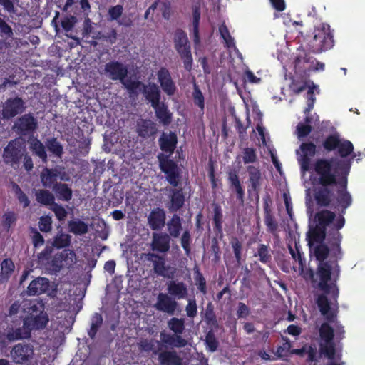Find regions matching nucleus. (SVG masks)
Returning a JSON list of instances; mask_svg holds the SVG:
<instances>
[{"mask_svg": "<svg viewBox=\"0 0 365 365\" xmlns=\"http://www.w3.org/2000/svg\"><path fill=\"white\" fill-rule=\"evenodd\" d=\"M315 170L317 180L322 185L314 190L316 204L321 207H329L339 211V215L334 224V228L327 232V242L317 245L314 247V255L319 261L315 277L311 273L312 282L321 293L316 299V304L328 322H335L339 313V288L337 281L339 274L338 261L341 259L343 253L341 248L342 235L339 230L345 225L344 215L346 209L353 202L351 193L346 190V179L341 182L342 188L335 194L330 185L336 184V179L330 162L328 160H319Z\"/></svg>", "mask_w": 365, "mask_h": 365, "instance_id": "obj_1", "label": "nucleus"}, {"mask_svg": "<svg viewBox=\"0 0 365 365\" xmlns=\"http://www.w3.org/2000/svg\"><path fill=\"white\" fill-rule=\"evenodd\" d=\"M323 150L327 153L336 150L340 158L331 157L329 158H319L312 164V158L317 153V147L312 141L301 143L299 149L296 150L297 161L300 165L301 170L304 173L312 170L313 173V184L316 187L322 185L317 182V174L315 170L317 162L319 160H328L330 162L334 174L336 179V184L330 185V187L336 194L338 190L342 188L341 182L346 178V186L348 185V175L351 165V159L346 158L354 152V145L348 140L341 139L338 133H331L327 135L323 140L321 146Z\"/></svg>", "mask_w": 365, "mask_h": 365, "instance_id": "obj_2", "label": "nucleus"}, {"mask_svg": "<svg viewBox=\"0 0 365 365\" xmlns=\"http://www.w3.org/2000/svg\"><path fill=\"white\" fill-rule=\"evenodd\" d=\"M23 310L26 316L12 320L9 326L6 339L10 341L29 339L33 330H41L47 326L49 318L45 311V304L41 299L25 300Z\"/></svg>", "mask_w": 365, "mask_h": 365, "instance_id": "obj_3", "label": "nucleus"}, {"mask_svg": "<svg viewBox=\"0 0 365 365\" xmlns=\"http://www.w3.org/2000/svg\"><path fill=\"white\" fill-rule=\"evenodd\" d=\"M178 143L177 135L173 132L163 133L158 139V144L163 153L157 155L159 168L165 175L167 182L173 186H177L180 182L181 170L178 163L170 156L173 154Z\"/></svg>", "mask_w": 365, "mask_h": 365, "instance_id": "obj_4", "label": "nucleus"}, {"mask_svg": "<svg viewBox=\"0 0 365 365\" xmlns=\"http://www.w3.org/2000/svg\"><path fill=\"white\" fill-rule=\"evenodd\" d=\"M333 31L327 23H322L315 27L313 37L308 43L311 51L314 53H320L331 49L334 45Z\"/></svg>", "mask_w": 365, "mask_h": 365, "instance_id": "obj_5", "label": "nucleus"}, {"mask_svg": "<svg viewBox=\"0 0 365 365\" xmlns=\"http://www.w3.org/2000/svg\"><path fill=\"white\" fill-rule=\"evenodd\" d=\"M173 42L175 49L182 61L184 68L187 71H191L193 58L187 34L181 29H176L174 34Z\"/></svg>", "mask_w": 365, "mask_h": 365, "instance_id": "obj_6", "label": "nucleus"}, {"mask_svg": "<svg viewBox=\"0 0 365 365\" xmlns=\"http://www.w3.org/2000/svg\"><path fill=\"white\" fill-rule=\"evenodd\" d=\"M26 153L24 141L20 138L10 140L4 148L3 159L6 164L17 165Z\"/></svg>", "mask_w": 365, "mask_h": 365, "instance_id": "obj_7", "label": "nucleus"}, {"mask_svg": "<svg viewBox=\"0 0 365 365\" xmlns=\"http://www.w3.org/2000/svg\"><path fill=\"white\" fill-rule=\"evenodd\" d=\"M148 261L151 262L153 266V272L158 276L168 279H173L175 269L165 264V258L155 252H148L145 255Z\"/></svg>", "mask_w": 365, "mask_h": 365, "instance_id": "obj_8", "label": "nucleus"}, {"mask_svg": "<svg viewBox=\"0 0 365 365\" xmlns=\"http://www.w3.org/2000/svg\"><path fill=\"white\" fill-rule=\"evenodd\" d=\"M105 76L112 81H120V83L128 77V67L123 63L113 60L106 63L103 70Z\"/></svg>", "mask_w": 365, "mask_h": 365, "instance_id": "obj_9", "label": "nucleus"}, {"mask_svg": "<svg viewBox=\"0 0 365 365\" xmlns=\"http://www.w3.org/2000/svg\"><path fill=\"white\" fill-rule=\"evenodd\" d=\"M25 109V102L21 98H9L4 105L2 115L4 118L10 119L22 113Z\"/></svg>", "mask_w": 365, "mask_h": 365, "instance_id": "obj_10", "label": "nucleus"}, {"mask_svg": "<svg viewBox=\"0 0 365 365\" xmlns=\"http://www.w3.org/2000/svg\"><path fill=\"white\" fill-rule=\"evenodd\" d=\"M171 186L173 187L170 189V202L168 207L170 212H175L183 207L185 202L186 193L182 187H179V185L175 187Z\"/></svg>", "mask_w": 365, "mask_h": 365, "instance_id": "obj_11", "label": "nucleus"}, {"mask_svg": "<svg viewBox=\"0 0 365 365\" xmlns=\"http://www.w3.org/2000/svg\"><path fill=\"white\" fill-rule=\"evenodd\" d=\"M11 355L15 363L26 364L33 358L34 349L29 344H17L13 347Z\"/></svg>", "mask_w": 365, "mask_h": 365, "instance_id": "obj_12", "label": "nucleus"}, {"mask_svg": "<svg viewBox=\"0 0 365 365\" xmlns=\"http://www.w3.org/2000/svg\"><path fill=\"white\" fill-rule=\"evenodd\" d=\"M135 132L141 138H152L158 133L157 125L150 119L140 118L136 122Z\"/></svg>", "mask_w": 365, "mask_h": 365, "instance_id": "obj_13", "label": "nucleus"}, {"mask_svg": "<svg viewBox=\"0 0 365 365\" xmlns=\"http://www.w3.org/2000/svg\"><path fill=\"white\" fill-rule=\"evenodd\" d=\"M247 191L262 190L264 178L260 169L254 165H247Z\"/></svg>", "mask_w": 365, "mask_h": 365, "instance_id": "obj_14", "label": "nucleus"}, {"mask_svg": "<svg viewBox=\"0 0 365 365\" xmlns=\"http://www.w3.org/2000/svg\"><path fill=\"white\" fill-rule=\"evenodd\" d=\"M15 126L19 134L26 135L32 133L37 128L38 123L32 114L28 113L21 116Z\"/></svg>", "mask_w": 365, "mask_h": 365, "instance_id": "obj_15", "label": "nucleus"}, {"mask_svg": "<svg viewBox=\"0 0 365 365\" xmlns=\"http://www.w3.org/2000/svg\"><path fill=\"white\" fill-rule=\"evenodd\" d=\"M158 81L163 91L168 96H173L176 91V86L172 79L170 71L165 67H161L158 73Z\"/></svg>", "mask_w": 365, "mask_h": 365, "instance_id": "obj_16", "label": "nucleus"}, {"mask_svg": "<svg viewBox=\"0 0 365 365\" xmlns=\"http://www.w3.org/2000/svg\"><path fill=\"white\" fill-rule=\"evenodd\" d=\"M170 237L165 232H153L150 244L154 252L166 253L170 248Z\"/></svg>", "mask_w": 365, "mask_h": 365, "instance_id": "obj_17", "label": "nucleus"}, {"mask_svg": "<svg viewBox=\"0 0 365 365\" xmlns=\"http://www.w3.org/2000/svg\"><path fill=\"white\" fill-rule=\"evenodd\" d=\"M227 181L230 189L235 191L236 194V199L241 205H243L245 202V189L237 173L235 170H230L227 173Z\"/></svg>", "mask_w": 365, "mask_h": 365, "instance_id": "obj_18", "label": "nucleus"}, {"mask_svg": "<svg viewBox=\"0 0 365 365\" xmlns=\"http://www.w3.org/2000/svg\"><path fill=\"white\" fill-rule=\"evenodd\" d=\"M162 349L168 346L183 348L187 345V341L182 336L175 334H168L163 331L160 334Z\"/></svg>", "mask_w": 365, "mask_h": 365, "instance_id": "obj_19", "label": "nucleus"}, {"mask_svg": "<svg viewBox=\"0 0 365 365\" xmlns=\"http://www.w3.org/2000/svg\"><path fill=\"white\" fill-rule=\"evenodd\" d=\"M178 307V302L167 294L160 293L157 297L155 307L157 310L174 314Z\"/></svg>", "mask_w": 365, "mask_h": 365, "instance_id": "obj_20", "label": "nucleus"}, {"mask_svg": "<svg viewBox=\"0 0 365 365\" xmlns=\"http://www.w3.org/2000/svg\"><path fill=\"white\" fill-rule=\"evenodd\" d=\"M166 215L163 209L156 207L151 210L148 217V223L152 230H160L165 225Z\"/></svg>", "mask_w": 365, "mask_h": 365, "instance_id": "obj_21", "label": "nucleus"}, {"mask_svg": "<svg viewBox=\"0 0 365 365\" xmlns=\"http://www.w3.org/2000/svg\"><path fill=\"white\" fill-rule=\"evenodd\" d=\"M50 289V282L46 277H37L32 280L27 287L29 296L40 295L47 292Z\"/></svg>", "mask_w": 365, "mask_h": 365, "instance_id": "obj_22", "label": "nucleus"}, {"mask_svg": "<svg viewBox=\"0 0 365 365\" xmlns=\"http://www.w3.org/2000/svg\"><path fill=\"white\" fill-rule=\"evenodd\" d=\"M146 101L150 103L153 108H155L159 103H160V90L159 87L154 83H149L148 85L143 86L142 90Z\"/></svg>", "mask_w": 365, "mask_h": 365, "instance_id": "obj_23", "label": "nucleus"}, {"mask_svg": "<svg viewBox=\"0 0 365 365\" xmlns=\"http://www.w3.org/2000/svg\"><path fill=\"white\" fill-rule=\"evenodd\" d=\"M339 215V211L338 210ZM339 216H336V213L331 210L324 209L315 214L314 220L317 222V225L325 228L329 226L331 224H334ZM334 228V226L331 228Z\"/></svg>", "mask_w": 365, "mask_h": 365, "instance_id": "obj_24", "label": "nucleus"}, {"mask_svg": "<svg viewBox=\"0 0 365 365\" xmlns=\"http://www.w3.org/2000/svg\"><path fill=\"white\" fill-rule=\"evenodd\" d=\"M211 207L213 210L212 223L214 227V232L216 235L222 239L223 237V214L222 207L219 203L212 202Z\"/></svg>", "mask_w": 365, "mask_h": 365, "instance_id": "obj_25", "label": "nucleus"}, {"mask_svg": "<svg viewBox=\"0 0 365 365\" xmlns=\"http://www.w3.org/2000/svg\"><path fill=\"white\" fill-rule=\"evenodd\" d=\"M168 293L178 299H185L188 294L187 287L183 282L170 280L167 283Z\"/></svg>", "mask_w": 365, "mask_h": 365, "instance_id": "obj_26", "label": "nucleus"}, {"mask_svg": "<svg viewBox=\"0 0 365 365\" xmlns=\"http://www.w3.org/2000/svg\"><path fill=\"white\" fill-rule=\"evenodd\" d=\"M59 172L56 169L45 168L40 174L41 182L45 188H51L57 182Z\"/></svg>", "mask_w": 365, "mask_h": 365, "instance_id": "obj_27", "label": "nucleus"}, {"mask_svg": "<svg viewBox=\"0 0 365 365\" xmlns=\"http://www.w3.org/2000/svg\"><path fill=\"white\" fill-rule=\"evenodd\" d=\"M15 269V264L11 258H6L0 264V284L9 282Z\"/></svg>", "mask_w": 365, "mask_h": 365, "instance_id": "obj_28", "label": "nucleus"}, {"mask_svg": "<svg viewBox=\"0 0 365 365\" xmlns=\"http://www.w3.org/2000/svg\"><path fill=\"white\" fill-rule=\"evenodd\" d=\"M161 365H181L182 359L175 351H161L158 354Z\"/></svg>", "mask_w": 365, "mask_h": 365, "instance_id": "obj_29", "label": "nucleus"}, {"mask_svg": "<svg viewBox=\"0 0 365 365\" xmlns=\"http://www.w3.org/2000/svg\"><path fill=\"white\" fill-rule=\"evenodd\" d=\"M166 225L168 234L170 237L178 238L180 236L182 230V219L178 215L173 214L172 217L166 223Z\"/></svg>", "mask_w": 365, "mask_h": 365, "instance_id": "obj_30", "label": "nucleus"}, {"mask_svg": "<svg viewBox=\"0 0 365 365\" xmlns=\"http://www.w3.org/2000/svg\"><path fill=\"white\" fill-rule=\"evenodd\" d=\"M327 237V230L319 225H316L307 233L308 244L311 247L314 243H322Z\"/></svg>", "mask_w": 365, "mask_h": 365, "instance_id": "obj_31", "label": "nucleus"}, {"mask_svg": "<svg viewBox=\"0 0 365 365\" xmlns=\"http://www.w3.org/2000/svg\"><path fill=\"white\" fill-rule=\"evenodd\" d=\"M155 110V115L160 122L164 125H168L172 122V113L168 109V106L162 102L159 103L155 108H153Z\"/></svg>", "mask_w": 365, "mask_h": 365, "instance_id": "obj_32", "label": "nucleus"}, {"mask_svg": "<svg viewBox=\"0 0 365 365\" xmlns=\"http://www.w3.org/2000/svg\"><path fill=\"white\" fill-rule=\"evenodd\" d=\"M192 31L193 41L195 45L200 43V21L201 16L200 6L198 4L192 6Z\"/></svg>", "mask_w": 365, "mask_h": 365, "instance_id": "obj_33", "label": "nucleus"}, {"mask_svg": "<svg viewBox=\"0 0 365 365\" xmlns=\"http://www.w3.org/2000/svg\"><path fill=\"white\" fill-rule=\"evenodd\" d=\"M317 86L312 83V86H309V89L307 92V107L304 110V113L307 116L304 118L305 125H310L312 121V118L309 115L310 111L313 109L316 98L314 93V89L317 88Z\"/></svg>", "mask_w": 365, "mask_h": 365, "instance_id": "obj_34", "label": "nucleus"}, {"mask_svg": "<svg viewBox=\"0 0 365 365\" xmlns=\"http://www.w3.org/2000/svg\"><path fill=\"white\" fill-rule=\"evenodd\" d=\"M272 251L269 245L259 244L254 256L258 257L260 262L268 264L272 262Z\"/></svg>", "mask_w": 365, "mask_h": 365, "instance_id": "obj_35", "label": "nucleus"}, {"mask_svg": "<svg viewBox=\"0 0 365 365\" xmlns=\"http://www.w3.org/2000/svg\"><path fill=\"white\" fill-rule=\"evenodd\" d=\"M53 190L59 200L68 202L72 199L73 191L66 183H56L53 187Z\"/></svg>", "mask_w": 365, "mask_h": 365, "instance_id": "obj_36", "label": "nucleus"}, {"mask_svg": "<svg viewBox=\"0 0 365 365\" xmlns=\"http://www.w3.org/2000/svg\"><path fill=\"white\" fill-rule=\"evenodd\" d=\"M123 86L127 89L130 96H137L139 93H142L143 86L145 84L138 80H132L131 78H125L121 83Z\"/></svg>", "mask_w": 365, "mask_h": 365, "instance_id": "obj_37", "label": "nucleus"}, {"mask_svg": "<svg viewBox=\"0 0 365 365\" xmlns=\"http://www.w3.org/2000/svg\"><path fill=\"white\" fill-rule=\"evenodd\" d=\"M203 320L210 328H218V322L215 312L214 305L208 302L204 312Z\"/></svg>", "mask_w": 365, "mask_h": 365, "instance_id": "obj_38", "label": "nucleus"}, {"mask_svg": "<svg viewBox=\"0 0 365 365\" xmlns=\"http://www.w3.org/2000/svg\"><path fill=\"white\" fill-rule=\"evenodd\" d=\"M36 201L45 206H52L55 203L54 195L48 190L40 189L36 193Z\"/></svg>", "mask_w": 365, "mask_h": 365, "instance_id": "obj_39", "label": "nucleus"}, {"mask_svg": "<svg viewBox=\"0 0 365 365\" xmlns=\"http://www.w3.org/2000/svg\"><path fill=\"white\" fill-rule=\"evenodd\" d=\"M68 227L70 232L76 235H82L88 232V225L81 220H70L68 222Z\"/></svg>", "mask_w": 365, "mask_h": 365, "instance_id": "obj_40", "label": "nucleus"}, {"mask_svg": "<svg viewBox=\"0 0 365 365\" xmlns=\"http://www.w3.org/2000/svg\"><path fill=\"white\" fill-rule=\"evenodd\" d=\"M29 144L30 149L34 154L39 157L43 162H46L48 156L43 144L36 138L31 139Z\"/></svg>", "mask_w": 365, "mask_h": 365, "instance_id": "obj_41", "label": "nucleus"}, {"mask_svg": "<svg viewBox=\"0 0 365 365\" xmlns=\"http://www.w3.org/2000/svg\"><path fill=\"white\" fill-rule=\"evenodd\" d=\"M168 327L174 334L181 336L185 329V319L182 318L172 317L168 322Z\"/></svg>", "mask_w": 365, "mask_h": 365, "instance_id": "obj_42", "label": "nucleus"}, {"mask_svg": "<svg viewBox=\"0 0 365 365\" xmlns=\"http://www.w3.org/2000/svg\"><path fill=\"white\" fill-rule=\"evenodd\" d=\"M17 221V215L14 211H6L1 217V226L6 232H9L11 226Z\"/></svg>", "mask_w": 365, "mask_h": 365, "instance_id": "obj_43", "label": "nucleus"}, {"mask_svg": "<svg viewBox=\"0 0 365 365\" xmlns=\"http://www.w3.org/2000/svg\"><path fill=\"white\" fill-rule=\"evenodd\" d=\"M141 348L145 351H152L155 355L159 354L162 349V343L155 339L145 340L141 343Z\"/></svg>", "mask_w": 365, "mask_h": 365, "instance_id": "obj_44", "label": "nucleus"}, {"mask_svg": "<svg viewBox=\"0 0 365 365\" xmlns=\"http://www.w3.org/2000/svg\"><path fill=\"white\" fill-rule=\"evenodd\" d=\"M319 336L324 342H331L334 338V329L327 323L322 324L319 329Z\"/></svg>", "mask_w": 365, "mask_h": 365, "instance_id": "obj_45", "label": "nucleus"}, {"mask_svg": "<svg viewBox=\"0 0 365 365\" xmlns=\"http://www.w3.org/2000/svg\"><path fill=\"white\" fill-rule=\"evenodd\" d=\"M103 324V317L99 313H95L91 318V325L88 331V335L92 339H95L96 335Z\"/></svg>", "mask_w": 365, "mask_h": 365, "instance_id": "obj_46", "label": "nucleus"}, {"mask_svg": "<svg viewBox=\"0 0 365 365\" xmlns=\"http://www.w3.org/2000/svg\"><path fill=\"white\" fill-rule=\"evenodd\" d=\"M71 243V236L68 234L61 233L54 237L52 244L57 249H63L69 247Z\"/></svg>", "mask_w": 365, "mask_h": 365, "instance_id": "obj_47", "label": "nucleus"}, {"mask_svg": "<svg viewBox=\"0 0 365 365\" xmlns=\"http://www.w3.org/2000/svg\"><path fill=\"white\" fill-rule=\"evenodd\" d=\"M214 329L215 328H210L205 339L206 347L210 352H215L217 351L219 346V342L215 335Z\"/></svg>", "mask_w": 365, "mask_h": 365, "instance_id": "obj_48", "label": "nucleus"}, {"mask_svg": "<svg viewBox=\"0 0 365 365\" xmlns=\"http://www.w3.org/2000/svg\"><path fill=\"white\" fill-rule=\"evenodd\" d=\"M194 279L197 289L205 295L207 293L206 279L197 267L194 269Z\"/></svg>", "mask_w": 365, "mask_h": 365, "instance_id": "obj_49", "label": "nucleus"}, {"mask_svg": "<svg viewBox=\"0 0 365 365\" xmlns=\"http://www.w3.org/2000/svg\"><path fill=\"white\" fill-rule=\"evenodd\" d=\"M48 150L55 155L56 156L61 158L63 153V148L62 145L57 140L56 138H51L47 139L46 142Z\"/></svg>", "mask_w": 365, "mask_h": 365, "instance_id": "obj_50", "label": "nucleus"}, {"mask_svg": "<svg viewBox=\"0 0 365 365\" xmlns=\"http://www.w3.org/2000/svg\"><path fill=\"white\" fill-rule=\"evenodd\" d=\"M230 245L232 246L233 253L235 255V257L237 262V266L240 267L241 265L242 262V244L239 240V239L236 237H232L230 239Z\"/></svg>", "mask_w": 365, "mask_h": 365, "instance_id": "obj_51", "label": "nucleus"}, {"mask_svg": "<svg viewBox=\"0 0 365 365\" xmlns=\"http://www.w3.org/2000/svg\"><path fill=\"white\" fill-rule=\"evenodd\" d=\"M219 32L227 48H235L234 38L231 36L229 29L225 24L220 26Z\"/></svg>", "mask_w": 365, "mask_h": 365, "instance_id": "obj_52", "label": "nucleus"}, {"mask_svg": "<svg viewBox=\"0 0 365 365\" xmlns=\"http://www.w3.org/2000/svg\"><path fill=\"white\" fill-rule=\"evenodd\" d=\"M123 13V6L120 4L112 6L109 7L108 10V20L110 21H118L122 16Z\"/></svg>", "mask_w": 365, "mask_h": 365, "instance_id": "obj_53", "label": "nucleus"}, {"mask_svg": "<svg viewBox=\"0 0 365 365\" xmlns=\"http://www.w3.org/2000/svg\"><path fill=\"white\" fill-rule=\"evenodd\" d=\"M30 233L31 234V242L35 250L42 247L45 243V240L43 235L37 230L36 228L31 227L29 228Z\"/></svg>", "mask_w": 365, "mask_h": 365, "instance_id": "obj_54", "label": "nucleus"}, {"mask_svg": "<svg viewBox=\"0 0 365 365\" xmlns=\"http://www.w3.org/2000/svg\"><path fill=\"white\" fill-rule=\"evenodd\" d=\"M244 164L254 163L257 160L256 150L253 148H245L242 150Z\"/></svg>", "mask_w": 365, "mask_h": 365, "instance_id": "obj_55", "label": "nucleus"}, {"mask_svg": "<svg viewBox=\"0 0 365 365\" xmlns=\"http://www.w3.org/2000/svg\"><path fill=\"white\" fill-rule=\"evenodd\" d=\"M192 237L189 230H186L182 232L180 237V245L185 254L188 256L191 252Z\"/></svg>", "mask_w": 365, "mask_h": 365, "instance_id": "obj_56", "label": "nucleus"}, {"mask_svg": "<svg viewBox=\"0 0 365 365\" xmlns=\"http://www.w3.org/2000/svg\"><path fill=\"white\" fill-rule=\"evenodd\" d=\"M52 218L50 215H43L39 218L38 228L42 232H50L52 230Z\"/></svg>", "mask_w": 365, "mask_h": 365, "instance_id": "obj_57", "label": "nucleus"}, {"mask_svg": "<svg viewBox=\"0 0 365 365\" xmlns=\"http://www.w3.org/2000/svg\"><path fill=\"white\" fill-rule=\"evenodd\" d=\"M320 352L325 355L328 359H333L335 356L336 349L333 341L325 342V344L320 345Z\"/></svg>", "mask_w": 365, "mask_h": 365, "instance_id": "obj_58", "label": "nucleus"}, {"mask_svg": "<svg viewBox=\"0 0 365 365\" xmlns=\"http://www.w3.org/2000/svg\"><path fill=\"white\" fill-rule=\"evenodd\" d=\"M61 256V255H60V254L57 252L52 257L49 263L51 271H53L55 273L59 272L61 269L63 268V267L65 265L64 262L62 261V257Z\"/></svg>", "mask_w": 365, "mask_h": 365, "instance_id": "obj_59", "label": "nucleus"}, {"mask_svg": "<svg viewBox=\"0 0 365 365\" xmlns=\"http://www.w3.org/2000/svg\"><path fill=\"white\" fill-rule=\"evenodd\" d=\"M50 209L54 212L56 217L58 221H64L67 217L68 212L61 205L55 202Z\"/></svg>", "mask_w": 365, "mask_h": 365, "instance_id": "obj_60", "label": "nucleus"}, {"mask_svg": "<svg viewBox=\"0 0 365 365\" xmlns=\"http://www.w3.org/2000/svg\"><path fill=\"white\" fill-rule=\"evenodd\" d=\"M13 187L19 202L23 204L24 207H28L29 205L30 201L27 195L21 190L17 184L14 183Z\"/></svg>", "mask_w": 365, "mask_h": 365, "instance_id": "obj_61", "label": "nucleus"}, {"mask_svg": "<svg viewBox=\"0 0 365 365\" xmlns=\"http://www.w3.org/2000/svg\"><path fill=\"white\" fill-rule=\"evenodd\" d=\"M185 312L187 316L190 318H194L197 316V306L194 297L188 299L187 304L185 307Z\"/></svg>", "mask_w": 365, "mask_h": 365, "instance_id": "obj_62", "label": "nucleus"}, {"mask_svg": "<svg viewBox=\"0 0 365 365\" xmlns=\"http://www.w3.org/2000/svg\"><path fill=\"white\" fill-rule=\"evenodd\" d=\"M264 224L267 227V230L269 232L274 233L277 230L278 224L271 212L264 214Z\"/></svg>", "mask_w": 365, "mask_h": 365, "instance_id": "obj_63", "label": "nucleus"}, {"mask_svg": "<svg viewBox=\"0 0 365 365\" xmlns=\"http://www.w3.org/2000/svg\"><path fill=\"white\" fill-rule=\"evenodd\" d=\"M192 96L195 104L201 110H204L205 98L202 91L196 85L195 86Z\"/></svg>", "mask_w": 365, "mask_h": 365, "instance_id": "obj_64", "label": "nucleus"}]
</instances>
